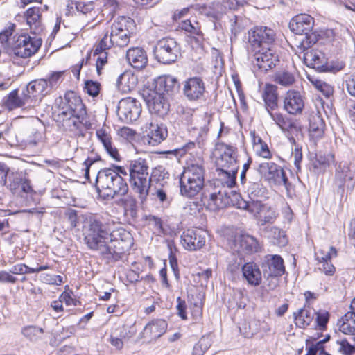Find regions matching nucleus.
<instances>
[{"label": "nucleus", "mask_w": 355, "mask_h": 355, "mask_svg": "<svg viewBox=\"0 0 355 355\" xmlns=\"http://www.w3.org/2000/svg\"><path fill=\"white\" fill-rule=\"evenodd\" d=\"M115 223H101L90 218L85 230V242L87 247L97 251L105 259L117 260L128 251L133 244L130 232L121 227L113 228Z\"/></svg>", "instance_id": "1"}, {"label": "nucleus", "mask_w": 355, "mask_h": 355, "mask_svg": "<svg viewBox=\"0 0 355 355\" xmlns=\"http://www.w3.org/2000/svg\"><path fill=\"white\" fill-rule=\"evenodd\" d=\"M249 42L254 53L252 62L262 71H268L279 62L271 46L275 40L274 31L266 26L255 27L249 32Z\"/></svg>", "instance_id": "2"}, {"label": "nucleus", "mask_w": 355, "mask_h": 355, "mask_svg": "<svg viewBox=\"0 0 355 355\" xmlns=\"http://www.w3.org/2000/svg\"><path fill=\"white\" fill-rule=\"evenodd\" d=\"M205 175V162L202 158L189 160L180 178L181 195L193 198L198 194L204 187Z\"/></svg>", "instance_id": "3"}, {"label": "nucleus", "mask_w": 355, "mask_h": 355, "mask_svg": "<svg viewBox=\"0 0 355 355\" xmlns=\"http://www.w3.org/2000/svg\"><path fill=\"white\" fill-rule=\"evenodd\" d=\"M228 198L233 206L252 214L259 225L272 224L279 216L276 209L270 205L262 203L260 200L246 201L240 193L235 191H231Z\"/></svg>", "instance_id": "4"}, {"label": "nucleus", "mask_w": 355, "mask_h": 355, "mask_svg": "<svg viewBox=\"0 0 355 355\" xmlns=\"http://www.w3.org/2000/svg\"><path fill=\"white\" fill-rule=\"evenodd\" d=\"M128 168L130 187L144 202L147 199L150 189L149 162L139 157L130 161Z\"/></svg>", "instance_id": "5"}, {"label": "nucleus", "mask_w": 355, "mask_h": 355, "mask_svg": "<svg viewBox=\"0 0 355 355\" xmlns=\"http://www.w3.org/2000/svg\"><path fill=\"white\" fill-rule=\"evenodd\" d=\"M96 187L99 195L111 198L116 196H124L128 191V186L124 178L110 168L97 173Z\"/></svg>", "instance_id": "6"}, {"label": "nucleus", "mask_w": 355, "mask_h": 355, "mask_svg": "<svg viewBox=\"0 0 355 355\" xmlns=\"http://www.w3.org/2000/svg\"><path fill=\"white\" fill-rule=\"evenodd\" d=\"M135 28L133 19L125 16H119L111 25L110 33L108 34L109 43L112 46H127Z\"/></svg>", "instance_id": "7"}, {"label": "nucleus", "mask_w": 355, "mask_h": 355, "mask_svg": "<svg viewBox=\"0 0 355 355\" xmlns=\"http://www.w3.org/2000/svg\"><path fill=\"white\" fill-rule=\"evenodd\" d=\"M221 166L219 175L226 178L225 184L228 187H232L236 183V175L238 166L236 164V148L230 145H225L223 153L218 160Z\"/></svg>", "instance_id": "8"}, {"label": "nucleus", "mask_w": 355, "mask_h": 355, "mask_svg": "<svg viewBox=\"0 0 355 355\" xmlns=\"http://www.w3.org/2000/svg\"><path fill=\"white\" fill-rule=\"evenodd\" d=\"M56 110L55 120L60 123L64 129L69 131H75L82 126L76 119V114L67 105L62 97L55 101Z\"/></svg>", "instance_id": "9"}, {"label": "nucleus", "mask_w": 355, "mask_h": 355, "mask_svg": "<svg viewBox=\"0 0 355 355\" xmlns=\"http://www.w3.org/2000/svg\"><path fill=\"white\" fill-rule=\"evenodd\" d=\"M258 172L261 178L270 184L284 185L288 188V180L284 170L272 162H263L259 164Z\"/></svg>", "instance_id": "10"}, {"label": "nucleus", "mask_w": 355, "mask_h": 355, "mask_svg": "<svg viewBox=\"0 0 355 355\" xmlns=\"http://www.w3.org/2000/svg\"><path fill=\"white\" fill-rule=\"evenodd\" d=\"M154 53L159 62L171 64L177 60L180 52L178 44L174 39L164 37L157 42Z\"/></svg>", "instance_id": "11"}, {"label": "nucleus", "mask_w": 355, "mask_h": 355, "mask_svg": "<svg viewBox=\"0 0 355 355\" xmlns=\"http://www.w3.org/2000/svg\"><path fill=\"white\" fill-rule=\"evenodd\" d=\"M314 19L307 14H300L290 21L289 28L291 31L297 35H305L309 40V43H315L318 40L314 33L309 35L314 26Z\"/></svg>", "instance_id": "12"}, {"label": "nucleus", "mask_w": 355, "mask_h": 355, "mask_svg": "<svg viewBox=\"0 0 355 355\" xmlns=\"http://www.w3.org/2000/svg\"><path fill=\"white\" fill-rule=\"evenodd\" d=\"M42 44V40L31 37L23 34L18 37L13 46L15 55L21 58H28L35 54Z\"/></svg>", "instance_id": "13"}, {"label": "nucleus", "mask_w": 355, "mask_h": 355, "mask_svg": "<svg viewBox=\"0 0 355 355\" xmlns=\"http://www.w3.org/2000/svg\"><path fill=\"white\" fill-rule=\"evenodd\" d=\"M182 92L189 101H201L206 93L205 83L200 77L189 78L183 83Z\"/></svg>", "instance_id": "14"}, {"label": "nucleus", "mask_w": 355, "mask_h": 355, "mask_svg": "<svg viewBox=\"0 0 355 355\" xmlns=\"http://www.w3.org/2000/svg\"><path fill=\"white\" fill-rule=\"evenodd\" d=\"M141 108L135 98L128 97L121 99L118 105V115L125 122L135 121L139 116Z\"/></svg>", "instance_id": "15"}, {"label": "nucleus", "mask_w": 355, "mask_h": 355, "mask_svg": "<svg viewBox=\"0 0 355 355\" xmlns=\"http://www.w3.org/2000/svg\"><path fill=\"white\" fill-rule=\"evenodd\" d=\"M206 235L202 229H188L181 236L182 245L189 250L200 249L205 245Z\"/></svg>", "instance_id": "16"}, {"label": "nucleus", "mask_w": 355, "mask_h": 355, "mask_svg": "<svg viewBox=\"0 0 355 355\" xmlns=\"http://www.w3.org/2000/svg\"><path fill=\"white\" fill-rule=\"evenodd\" d=\"M304 107V98L299 91L288 90L283 101V109L291 115H298L302 113Z\"/></svg>", "instance_id": "17"}, {"label": "nucleus", "mask_w": 355, "mask_h": 355, "mask_svg": "<svg viewBox=\"0 0 355 355\" xmlns=\"http://www.w3.org/2000/svg\"><path fill=\"white\" fill-rule=\"evenodd\" d=\"M62 99L69 107L76 114V119L83 126H87L89 123L87 120L86 107L83 103L81 98L74 92L69 91L64 94Z\"/></svg>", "instance_id": "18"}, {"label": "nucleus", "mask_w": 355, "mask_h": 355, "mask_svg": "<svg viewBox=\"0 0 355 355\" xmlns=\"http://www.w3.org/2000/svg\"><path fill=\"white\" fill-rule=\"evenodd\" d=\"M144 98L151 113L163 116L169 110V104L164 96L160 93L150 91L147 94H144Z\"/></svg>", "instance_id": "19"}, {"label": "nucleus", "mask_w": 355, "mask_h": 355, "mask_svg": "<svg viewBox=\"0 0 355 355\" xmlns=\"http://www.w3.org/2000/svg\"><path fill=\"white\" fill-rule=\"evenodd\" d=\"M96 136L110 157L116 162H120L121 157L117 147L114 143L110 128L108 127L103 126L102 128L97 129L96 131Z\"/></svg>", "instance_id": "20"}, {"label": "nucleus", "mask_w": 355, "mask_h": 355, "mask_svg": "<svg viewBox=\"0 0 355 355\" xmlns=\"http://www.w3.org/2000/svg\"><path fill=\"white\" fill-rule=\"evenodd\" d=\"M263 277L282 276L285 272L283 259L279 255H267L262 262Z\"/></svg>", "instance_id": "21"}, {"label": "nucleus", "mask_w": 355, "mask_h": 355, "mask_svg": "<svg viewBox=\"0 0 355 355\" xmlns=\"http://www.w3.org/2000/svg\"><path fill=\"white\" fill-rule=\"evenodd\" d=\"M47 87L48 83L45 79L35 80L28 84L24 92L27 97L29 96L31 106H35L47 94Z\"/></svg>", "instance_id": "22"}, {"label": "nucleus", "mask_w": 355, "mask_h": 355, "mask_svg": "<svg viewBox=\"0 0 355 355\" xmlns=\"http://www.w3.org/2000/svg\"><path fill=\"white\" fill-rule=\"evenodd\" d=\"M326 125L318 112L311 113L309 116V136L314 143L321 139L325 132Z\"/></svg>", "instance_id": "23"}, {"label": "nucleus", "mask_w": 355, "mask_h": 355, "mask_svg": "<svg viewBox=\"0 0 355 355\" xmlns=\"http://www.w3.org/2000/svg\"><path fill=\"white\" fill-rule=\"evenodd\" d=\"M168 324L162 319L153 320L148 322L142 332V337L148 341L155 340L163 336L166 331Z\"/></svg>", "instance_id": "24"}, {"label": "nucleus", "mask_w": 355, "mask_h": 355, "mask_svg": "<svg viewBox=\"0 0 355 355\" xmlns=\"http://www.w3.org/2000/svg\"><path fill=\"white\" fill-rule=\"evenodd\" d=\"M146 128L148 142L152 146L159 144L168 135L167 130L163 124L151 121L146 125Z\"/></svg>", "instance_id": "25"}, {"label": "nucleus", "mask_w": 355, "mask_h": 355, "mask_svg": "<svg viewBox=\"0 0 355 355\" xmlns=\"http://www.w3.org/2000/svg\"><path fill=\"white\" fill-rule=\"evenodd\" d=\"M259 248V243L256 238L250 235H242L235 241V248L233 250L237 252L252 254L257 252Z\"/></svg>", "instance_id": "26"}, {"label": "nucleus", "mask_w": 355, "mask_h": 355, "mask_svg": "<svg viewBox=\"0 0 355 355\" xmlns=\"http://www.w3.org/2000/svg\"><path fill=\"white\" fill-rule=\"evenodd\" d=\"M128 63L135 69H141L148 62L146 53L139 47L129 49L126 53Z\"/></svg>", "instance_id": "27"}, {"label": "nucleus", "mask_w": 355, "mask_h": 355, "mask_svg": "<svg viewBox=\"0 0 355 355\" xmlns=\"http://www.w3.org/2000/svg\"><path fill=\"white\" fill-rule=\"evenodd\" d=\"M212 6L213 8L208 10L206 15L214 19H219L223 16L226 8L236 10L239 7L240 3L237 0H225L223 5L218 2L213 3Z\"/></svg>", "instance_id": "28"}, {"label": "nucleus", "mask_w": 355, "mask_h": 355, "mask_svg": "<svg viewBox=\"0 0 355 355\" xmlns=\"http://www.w3.org/2000/svg\"><path fill=\"white\" fill-rule=\"evenodd\" d=\"M25 17L26 24L33 33L37 34L42 31L41 13L39 8H28L25 13Z\"/></svg>", "instance_id": "29"}, {"label": "nucleus", "mask_w": 355, "mask_h": 355, "mask_svg": "<svg viewBox=\"0 0 355 355\" xmlns=\"http://www.w3.org/2000/svg\"><path fill=\"white\" fill-rule=\"evenodd\" d=\"M263 232L265 236L275 245L283 247L288 243L286 232L276 226L266 227Z\"/></svg>", "instance_id": "30"}, {"label": "nucleus", "mask_w": 355, "mask_h": 355, "mask_svg": "<svg viewBox=\"0 0 355 355\" xmlns=\"http://www.w3.org/2000/svg\"><path fill=\"white\" fill-rule=\"evenodd\" d=\"M244 278L249 284L258 286L261 282V272L259 268L254 263H247L242 267Z\"/></svg>", "instance_id": "31"}, {"label": "nucleus", "mask_w": 355, "mask_h": 355, "mask_svg": "<svg viewBox=\"0 0 355 355\" xmlns=\"http://www.w3.org/2000/svg\"><path fill=\"white\" fill-rule=\"evenodd\" d=\"M137 83V76L131 71H125L117 80L118 89L123 93H128L135 89Z\"/></svg>", "instance_id": "32"}, {"label": "nucleus", "mask_w": 355, "mask_h": 355, "mask_svg": "<svg viewBox=\"0 0 355 355\" xmlns=\"http://www.w3.org/2000/svg\"><path fill=\"white\" fill-rule=\"evenodd\" d=\"M178 88L177 80L171 76L158 78L156 81L155 92L164 96L165 93H173Z\"/></svg>", "instance_id": "33"}, {"label": "nucleus", "mask_w": 355, "mask_h": 355, "mask_svg": "<svg viewBox=\"0 0 355 355\" xmlns=\"http://www.w3.org/2000/svg\"><path fill=\"white\" fill-rule=\"evenodd\" d=\"M277 87L271 84H267L263 89L262 97L263 98L267 112H270L277 107Z\"/></svg>", "instance_id": "34"}, {"label": "nucleus", "mask_w": 355, "mask_h": 355, "mask_svg": "<svg viewBox=\"0 0 355 355\" xmlns=\"http://www.w3.org/2000/svg\"><path fill=\"white\" fill-rule=\"evenodd\" d=\"M315 312L309 307L304 306L297 312L293 313V318L296 325L300 328L309 326L314 318Z\"/></svg>", "instance_id": "35"}, {"label": "nucleus", "mask_w": 355, "mask_h": 355, "mask_svg": "<svg viewBox=\"0 0 355 355\" xmlns=\"http://www.w3.org/2000/svg\"><path fill=\"white\" fill-rule=\"evenodd\" d=\"M9 187L14 193L19 194L20 192L29 193L33 191L30 181L19 175L12 177Z\"/></svg>", "instance_id": "36"}, {"label": "nucleus", "mask_w": 355, "mask_h": 355, "mask_svg": "<svg viewBox=\"0 0 355 355\" xmlns=\"http://www.w3.org/2000/svg\"><path fill=\"white\" fill-rule=\"evenodd\" d=\"M329 350L342 355H352L355 353V347L346 339L331 341L329 345Z\"/></svg>", "instance_id": "37"}, {"label": "nucleus", "mask_w": 355, "mask_h": 355, "mask_svg": "<svg viewBox=\"0 0 355 355\" xmlns=\"http://www.w3.org/2000/svg\"><path fill=\"white\" fill-rule=\"evenodd\" d=\"M21 333L26 340L31 343H38L44 338V329L35 325L24 327Z\"/></svg>", "instance_id": "38"}, {"label": "nucleus", "mask_w": 355, "mask_h": 355, "mask_svg": "<svg viewBox=\"0 0 355 355\" xmlns=\"http://www.w3.org/2000/svg\"><path fill=\"white\" fill-rule=\"evenodd\" d=\"M28 98L29 96L27 97L24 90L22 91L20 96H18L17 91L14 90L8 94L6 101V105L10 110L22 107L26 104L31 106Z\"/></svg>", "instance_id": "39"}, {"label": "nucleus", "mask_w": 355, "mask_h": 355, "mask_svg": "<svg viewBox=\"0 0 355 355\" xmlns=\"http://www.w3.org/2000/svg\"><path fill=\"white\" fill-rule=\"evenodd\" d=\"M275 123L283 131H290L296 129L297 126L291 120L284 116L279 112H268Z\"/></svg>", "instance_id": "40"}, {"label": "nucleus", "mask_w": 355, "mask_h": 355, "mask_svg": "<svg viewBox=\"0 0 355 355\" xmlns=\"http://www.w3.org/2000/svg\"><path fill=\"white\" fill-rule=\"evenodd\" d=\"M339 322V329L343 334H355V313H347Z\"/></svg>", "instance_id": "41"}, {"label": "nucleus", "mask_w": 355, "mask_h": 355, "mask_svg": "<svg viewBox=\"0 0 355 355\" xmlns=\"http://www.w3.org/2000/svg\"><path fill=\"white\" fill-rule=\"evenodd\" d=\"M273 81L283 87H290L295 82V75L287 71L281 70L277 71L273 76Z\"/></svg>", "instance_id": "42"}, {"label": "nucleus", "mask_w": 355, "mask_h": 355, "mask_svg": "<svg viewBox=\"0 0 355 355\" xmlns=\"http://www.w3.org/2000/svg\"><path fill=\"white\" fill-rule=\"evenodd\" d=\"M334 162V155L331 153L318 154L313 162L314 168L320 171L325 170L331 163Z\"/></svg>", "instance_id": "43"}, {"label": "nucleus", "mask_w": 355, "mask_h": 355, "mask_svg": "<svg viewBox=\"0 0 355 355\" xmlns=\"http://www.w3.org/2000/svg\"><path fill=\"white\" fill-rule=\"evenodd\" d=\"M246 306V298L241 291H236L227 302L229 309H244Z\"/></svg>", "instance_id": "44"}, {"label": "nucleus", "mask_w": 355, "mask_h": 355, "mask_svg": "<svg viewBox=\"0 0 355 355\" xmlns=\"http://www.w3.org/2000/svg\"><path fill=\"white\" fill-rule=\"evenodd\" d=\"M305 60L310 62V64L313 67H320L324 63L322 53L320 51L313 50L306 53Z\"/></svg>", "instance_id": "45"}, {"label": "nucleus", "mask_w": 355, "mask_h": 355, "mask_svg": "<svg viewBox=\"0 0 355 355\" xmlns=\"http://www.w3.org/2000/svg\"><path fill=\"white\" fill-rule=\"evenodd\" d=\"M211 342L208 337L203 336L194 345L193 349V355H203L205 352L210 347Z\"/></svg>", "instance_id": "46"}, {"label": "nucleus", "mask_w": 355, "mask_h": 355, "mask_svg": "<svg viewBox=\"0 0 355 355\" xmlns=\"http://www.w3.org/2000/svg\"><path fill=\"white\" fill-rule=\"evenodd\" d=\"M337 256L336 249L331 246L329 250L326 251L324 249H320L315 252L316 259L320 263L326 261H330L332 257Z\"/></svg>", "instance_id": "47"}, {"label": "nucleus", "mask_w": 355, "mask_h": 355, "mask_svg": "<svg viewBox=\"0 0 355 355\" xmlns=\"http://www.w3.org/2000/svg\"><path fill=\"white\" fill-rule=\"evenodd\" d=\"M330 336H327L322 340L317 342L309 347L306 354L325 355L327 352L324 351V344L329 340Z\"/></svg>", "instance_id": "48"}, {"label": "nucleus", "mask_w": 355, "mask_h": 355, "mask_svg": "<svg viewBox=\"0 0 355 355\" xmlns=\"http://www.w3.org/2000/svg\"><path fill=\"white\" fill-rule=\"evenodd\" d=\"M85 89L89 96L96 97L99 94L101 84L92 80H86L85 82Z\"/></svg>", "instance_id": "49"}, {"label": "nucleus", "mask_w": 355, "mask_h": 355, "mask_svg": "<svg viewBox=\"0 0 355 355\" xmlns=\"http://www.w3.org/2000/svg\"><path fill=\"white\" fill-rule=\"evenodd\" d=\"M111 47L112 46L108 41V33H107L95 47L94 56H97L103 53H107L106 51Z\"/></svg>", "instance_id": "50"}, {"label": "nucleus", "mask_w": 355, "mask_h": 355, "mask_svg": "<svg viewBox=\"0 0 355 355\" xmlns=\"http://www.w3.org/2000/svg\"><path fill=\"white\" fill-rule=\"evenodd\" d=\"M254 150L258 156L264 159H270L272 157V153L270 151L267 144L264 141L259 146H255Z\"/></svg>", "instance_id": "51"}, {"label": "nucleus", "mask_w": 355, "mask_h": 355, "mask_svg": "<svg viewBox=\"0 0 355 355\" xmlns=\"http://www.w3.org/2000/svg\"><path fill=\"white\" fill-rule=\"evenodd\" d=\"M316 322L320 329H324L329 321V314L327 311L322 310L315 313Z\"/></svg>", "instance_id": "52"}, {"label": "nucleus", "mask_w": 355, "mask_h": 355, "mask_svg": "<svg viewBox=\"0 0 355 355\" xmlns=\"http://www.w3.org/2000/svg\"><path fill=\"white\" fill-rule=\"evenodd\" d=\"M164 173L162 166H158L152 169L150 175L149 174L150 186L153 182H158L161 180H164Z\"/></svg>", "instance_id": "53"}, {"label": "nucleus", "mask_w": 355, "mask_h": 355, "mask_svg": "<svg viewBox=\"0 0 355 355\" xmlns=\"http://www.w3.org/2000/svg\"><path fill=\"white\" fill-rule=\"evenodd\" d=\"M96 68L98 76L103 73V67L107 63V53H103L96 56Z\"/></svg>", "instance_id": "54"}, {"label": "nucleus", "mask_w": 355, "mask_h": 355, "mask_svg": "<svg viewBox=\"0 0 355 355\" xmlns=\"http://www.w3.org/2000/svg\"><path fill=\"white\" fill-rule=\"evenodd\" d=\"M315 87L320 91L325 96L329 97L333 92L332 87L321 80H316L314 83Z\"/></svg>", "instance_id": "55"}, {"label": "nucleus", "mask_w": 355, "mask_h": 355, "mask_svg": "<svg viewBox=\"0 0 355 355\" xmlns=\"http://www.w3.org/2000/svg\"><path fill=\"white\" fill-rule=\"evenodd\" d=\"M101 160L100 156H96L94 157H89L83 163L85 166V178L89 179V170L92 168L94 164Z\"/></svg>", "instance_id": "56"}, {"label": "nucleus", "mask_w": 355, "mask_h": 355, "mask_svg": "<svg viewBox=\"0 0 355 355\" xmlns=\"http://www.w3.org/2000/svg\"><path fill=\"white\" fill-rule=\"evenodd\" d=\"M248 193L250 199V201L255 200L254 198L259 196V195L261 193L260 184L255 182L251 183L248 188Z\"/></svg>", "instance_id": "57"}, {"label": "nucleus", "mask_w": 355, "mask_h": 355, "mask_svg": "<svg viewBox=\"0 0 355 355\" xmlns=\"http://www.w3.org/2000/svg\"><path fill=\"white\" fill-rule=\"evenodd\" d=\"M177 311L178 315L182 319L187 320V313H186V303L185 301L182 300L180 297L177 298Z\"/></svg>", "instance_id": "58"}, {"label": "nucleus", "mask_w": 355, "mask_h": 355, "mask_svg": "<svg viewBox=\"0 0 355 355\" xmlns=\"http://www.w3.org/2000/svg\"><path fill=\"white\" fill-rule=\"evenodd\" d=\"M292 157L294 159V164L297 170L300 169V163L302 159V149L298 146L295 145L294 150L292 152Z\"/></svg>", "instance_id": "59"}, {"label": "nucleus", "mask_w": 355, "mask_h": 355, "mask_svg": "<svg viewBox=\"0 0 355 355\" xmlns=\"http://www.w3.org/2000/svg\"><path fill=\"white\" fill-rule=\"evenodd\" d=\"M147 220L148 224L153 226L158 232H161L162 230V223L159 218L150 215L147 218Z\"/></svg>", "instance_id": "60"}, {"label": "nucleus", "mask_w": 355, "mask_h": 355, "mask_svg": "<svg viewBox=\"0 0 355 355\" xmlns=\"http://www.w3.org/2000/svg\"><path fill=\"white\" fill-rule=\"evenodd\" d=\"M17 279L7 271H0V282L15 284Z\"/></svg>", "instance_id": "61"}, {"label": "nucleus", "mask_w": 355, "mask_h": 355, "mask_svg": "<svg viewBox=\"0 0 355 355\" xmlns=\"http://www.w3.org/2000/svg\"><path fill=\"white\" fill-rule=\"evenodd\" d=\"M322 263V267L320 269L327 275H332L335 272L334 266L331 263L330 261H326L323 262H320Z\"/></svg>", "instance_id": "62"}, {"label": "nucleus", "mask_w": 355, "mask_h": 355, "mask_svg": "<svg viewBox=\"0 0 355 355\" xmlns=\"http://www.w3.org/2000/svg\"><path fill=\"white\" fill-rule=\"evenodd\" d=\"M76 8L82 13L87 14L92 12L94 10V5L92 3H78L76 6Z\"/></svg>", "instance_id": "63"}, {"label": "nucleus", "mask_w": 355, "mask_h": 355, "mask_svg": "<svg viewBox=\"0 0 355 355\" xmlns=\"http://www.w3.org/2000/svg\"><path fill=\"white\" fill-rule=\"evenodd\" d=\"M346 87L350 95L355 96V73L346 80Z\"/></svg>", "instance_id": "64"}]
</instances>
